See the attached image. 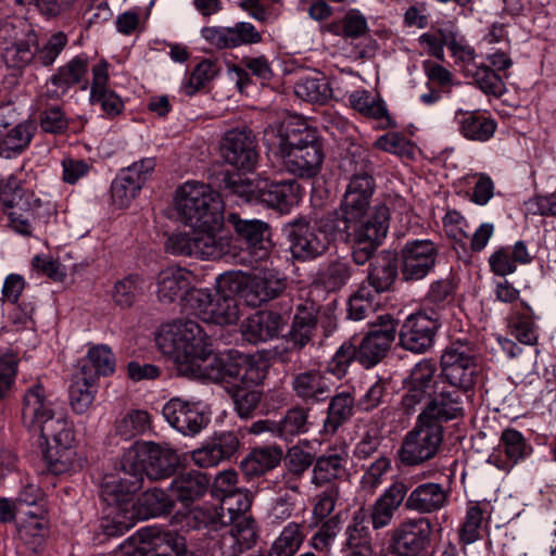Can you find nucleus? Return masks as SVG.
Wrapping results in <instances>:
<instances>
[{
	"label": "nucleus",
	"instance_id": "nucleus-1",
	"mask_svg": "<svg viewBox=\"0 0 556 556\" xmlns=\"http://www.w3.org/2000/svg\"><path fill=\"white\" fill-rule=\"evenodd\" d=\"M374 179L367 173L352 177L340 213L337 212L339 238L353 244V260L365 264L389 231L390 211L384 204L369 207L374 194Z\"/></svg>",
	"mask_w": 556,
	"mask_h": 556
},
{
	"label": "nucleus",
	"instance_id": "nucleus-2",
	"mask_svg": "<svg viewBox=\"0 0 556 556\" xmlns=\"http://www.w3.org/2000/svg\"><path fill=\"white\" fill-rule=\"evenodd\" d=\"M160 351L176 365L182 376L205 379L213 358L208 337L202 327L191 319H175L164 324L156 334Z\"/></svg>",
	"mask_w": 556,
	"mask_h": 556
},
{
	"label": "nucleus",
	"instance_id": "nucleus-3",
	"mask_svg": "<svg viewBox=\"0 0 556 556\" xmlns=\"http://www.w3.org/2000/svg\"><path fill=\"white\" fill-rule=\"evenodd\" d=\"M177 463L176 452L167 444L136 442L124 452L119 467L105 473V492L110 500H115L124 483H127L128 492L139 491L143 476L152 480L167 478Z\"/></svg>",
	"mask_w": 556,
	"mask_h": 556
},
{
	"label": "nucleus",
	"instance_id": "nucleus-4",
	"mask_svg": "<svg viewBox=\"0 0 556 556\" xmlns=\"http://www.w3.org/2000/svg\"><path fill=\"white\" fill-rule=\"evenodd\" d=\"M136 492H128L127 483H124L116 492V498L110 500L105 492V476L103 477L101 494L108 505L105 517L112 523V529L109 525L105 526L110 534L121 535L136 522L167 514L173 507V501L163 490H148L135 502Z\"/></svg>",
	"mask_w": 556,
	"mask_h": 556
},
{
	"label": "nucleus",
	"instance_id": "nucleus-5",
	"mask_svg": "<svg viewBox=\"0 0 556 556\" xmlns=\"http://www.w3.org/2000/svg\"><path fill=\"white\" fill-rule=\"evenodd\" d=\"M174 211L189 227H208L224 222V202L219 193L200 181H186L177 188Z\"/></svg>",
	"mask_w": 556,
	"mask_h": 556
},
{
	"label": "nucleus",
	"instance_id": "nucleus-6",
	"mask_svg": "<svg viewBox=\"0 0 556 556\" xmlns=\"http://www.w3.org/2000/svg\"><path fill=\"white\" fill-rule=\"evenodd\" d=\"M337 226V212L318 219L293 222L289 231L291 255L301 261L320 256L339 238Z\"/></svg>",
	"mask_w": 556,
	"mask_h": 556
},
{
	"label": "nucleus",
	"instance_id": "nucleus-7",
	"mask_svg": "<svg viewBox=\"0 0 556 556\" xmlns=\"http://www.w3.org/2000/svg\"><path fill=\"white\" fill-rule=\"evenodd\" d=\"M224 222L208 227H190V233L179 232L166 242L168 252L175 255L194 256L201 260H216L229 253L231 237L222 233Z\"/></svg>",
	"mask_w": 556,
	"mask_h": 556
},
{
	"label": "nucleus",
	"instance_id": "nucleus-8",
	"mask_svg": "<svg viewBox=\"0 0 556 556\" xmlns=\"http://www.w3.org/2000/svg\"><path fill=\"white\" fill-rule=\"evenodd\" d=\"M267 365L260 358L231 351L213 358L206 380L252 388L266 377Z\"/></svg>",
	"mask_w": 556,
	"mask_h": 556
},
{
	"label": "nucleus",
	"instance_id": "nucleus-9",
	"mask_svg": "<svg viewBox=\"0 0 556 556\" xmlns=\"http://www.w3.org/2000/svg\"><path fill=\"white\" fill-rule=\"evenodd\" d=\"M41 438L46 441L43 460L53 475H63L80 466L74 447V426L71 421L50 422Z\"/></svg>",
	"mask_w": 556,
	"mask_h": 556
},
{
	"label": "nucleus",
	"instance_id": "nucleus-10",
	"mask_svg": "<svg viewBox=\"0 0 556 556\" xmlns=\"http://www.w3.org/2000/svg\"><path fill=\"white\" fill-rule=\"evenodd\" d=\"M443 441V427L418 416L415 427L409 430L399 451L401 462L406 466H418L432 459Z\"/></svg>",
	"mask_w": 556,
	"mask_h": 556
},
{
	"label": "nucleus",
	"instance_id": "nucleus-11",
	"mask_svg": "<svg viewBox=\"0 0 556 556\" xmlns=\"http://www.w3.org/2000/svg\"><path fill=\"white\" fill-rule=\"evenodd\" d=\"M187 308L202 321L219 326L236 324L240 316L237 299L219 290H193L187 300Z\"/></svg>",
	"mask_w": 556,
	"mask_h": 556
},
{
	"label": "nucleus",
	"instance_id": "nucleus-12",
	"mask_svg": "<svg viewBox=\"0 0 556 556\" xmlns=\"http://www.w3.org/2000/svg\"><path fill=\"white\" fill-rule=\"evenodd\" d=\"M442 386L468 393L476 383L478 365L468 344L456 342L447 346L440 359Z\"/></svg>",
	"mask_w": 556,
	"mask_h": 556
},
{
	"label": "nucleus",
	"instance_id": "nucleus-13",
	"mask_svg": "<svg viewBox=\"0 0 556 556\" xmlns=\"http://www.w3.org/2000/svg\"><path fill=\"white\" fill-rule=\"evenodd\" d=\"M233 282L240 296L251 306L276 299L287 287L286 277L273 268L256 269L237 276Z\"/></svg>",
	"mask_w": 556,
	"mask_h": 556
},
{
	"label": "nucleus",
	"instance_id": "nucleus-14",
	"mask_svg": "<svg viewBox=\"0 0 556 556\" xmlns=\"http://www.w3.org/2000/svg\"><path fill=\"white\" fill-rule=\"evenodd\" d=\"M432 533V525L425 517L406 518L391 531L390 547L396 556H422Z\"/></svg>",
	"mask_w": 556,
	"mask_h": 556
},
{
	"label": "nucleus",
	"instance_id": "nucleus-15",
	"mask_svg": "<svg viewBox=\"0 0 556 556\" xmlns=\"http://www.w3.org/2000/svg\"><path fill=\"white\" fill-rule=\"evenodd\" d=\"M264 140L275 154H280L281 150H292L293 148L304 150H307L308 147L321 148L316 129L302 121H288L278 128L266 129Z\"/></svg>",
	"mask_w": 556,
	"mask_h": 556
},
{
	"label": "nucleus",
	"instance_id": "nucleus-16",
	"mask_svg": "<svg viewBox=\"0 0 556 556\" xmlns=\"http://www.w3.org/2000/svg\"><path fill=\"white\" fill-rule=\"evenodd\" d=\"M219 151L223 161L238 170L251 172L257 163L255 138L245 128L228 130L222 139Z\"/></svg>",
	"mask_w": 556,
	"mask_h": 556
},
{
	"label": "nucleus",
	"instance_id": "nucleus-17",
	"mask_svg": "<svg viewBox=\"0 0 556 556\" xmlns=\"http://www.w3.org/2000/svg\"><path fill=\"white\" fill-rule=\"evenodd\" d=\"M155 167L153 157H146L124 168L112 181V202L119 208L130 205Z\"/></svg>",
	"mask_w": 556,
	"mask_h": 556
},
{
	"label": "nucleus",
	"instance_id": "nucleus-18",
	"mask_svg": "<svg viewBox=\"0 0 556 556\" xmlns=\"http://www.w3.org/2000/svg\"><path fill=\"white\" fill-rule=\"evenodd\" d=\"M166 421L184 435H195L204 429L210 417L201 402H191L180 397L169 400L162 409Z\"/></svg>",
	"mask_w": 556,
	"mask_h": 556
},
{
	"label": "nucleus",
	"instance_id": "nucleus-19",
	"mask_svg": "<svg viewBox=\"0 0 556 556\" xmlns=\"http://www.w3.org/2000/svg\"><path fill=\"white\" fill-rule=\"evenodd\" d=\"M22 418L27 427L39 429L40 433L45 432V427L50 422L70 421L65 415L55 414L52 399L39 382L24 394Z\"/></svg>",
	"mask_w": 556,
	"mask_h": 556
},
{
	"label": "nucleus",
	"instance_id": "nucleus-20",
	"mask_svg": "<svg viewBox=\"0 0 556 556\" xmlns=\"http://www.w3.org/2000/svg\"><path fill=\"white\" fill-rule=\"evenodd\" d=\"M469 399V394L450 388L447 386L438 384L433 392V397L429 401L420 416L430 422L448 421L463 418L465 415V402Z\"/></svg>",
	"mask_w": 556,
	"mask_h": 556
},
{
	"label": "nucleus",
	"instance_id": "nucleus-21",
	"mask_svg": "<svg viewBox=\"0 0 556 556\" xmlns=\"http://www.w3.org/2000/svg\"><path fill=\"white\" fill-rule=\"evenodd\" d=\"M438 249L430 240H413L401 251V274L405 280L425 278L435 264Z\"/></svg>",
	"mask_w": 556,
	"mask_h": 556
},
{
	"label": "nucleus",
	"instance_id": "nucleus-22",
	"mask_svg": "<svg viewBox=\"0 0 556 556\" xmlns=\"http://www.w3.org/2000/svg\"><path fill=\"white\" fill-rule=\"evenodd\" d=\"M194 288V275L180 266H168L162 269L155 277V294L160 302L169 304L177 300L185 302Z\"/></svg>",
	"mask_w": 556,
	"mask_h": 556
},
{
	"label": "nucleus",
	"instance_id": "nucleus-23",
	"mask_svg": "<svg viewBox=\"0 0 556 556\" xmlns=\"http://www.w3.org/2000/svg\"><path fill=\"white\" fill-rule=\"evenodd\" d=\"M438 327V316H428L422 312L410 314L401 327L400 343L407 351L425 353L432 346Z\"/></svg>",
	"mask_w": 556,
	"mask_h": 556
},
{
	"label": "nucleus",
	"instance_id": "nucleus-24",
	"mask_svg": "<svg viewBox=\"0 0 556 556\" xmlns=\"http://www.w3.org/2000/svg\"><path fill=\"white\" fill-rule=\"evenodd\" d=\"M395 333L394 320L389 315L379 316V324L364 337L357 350L359 363L365 367L376 365L390 349Z\"/></svg>",
	"mask_w": 556,
	"mask_h": 556
},
{
	"label": "nucleus",
	"instance_id": "nucleus-25",
	"mask_svg": "<svg viewBox=\"0 0 556 556\" xmlns=\"http://www.w3.org/2000/svg\"><path fill=\"white\" fill-rule=\"evenodd\" d=\"M435 365L428 359L417 363L405 380L406 393L402 399V405L407 413L415 410L440 382H434Z\"/></svg>",
	"mask_w": 556,
	"mask_h": 556
},
{
	"label": "nucleus",
	"instance_id": "nucleus-26",
	"mask_svg": "<svg viewBox=\"0 0 556 556\" xmlns=\"http://www.w3.org/2000/svg\"><path fill=\"white\" fill-rule=\"evenodd\" d=\"M201 36L207 42L220 49L255 45L263 40L262 34L249 22H238L232 27H203Z\"/></svg>",
	"mask_w": 556,
	"mask_h": 556
},
{
	"label": "nucleus",
	"instance_id": "nucleus-27",
	"mask_svg": "<svg viewBox=\"0 0 556 556\" xmlns=\"http://www.w3.org/2000/svg\"><path fill=\"white\" fill-rule=\"evenodd\" d=\"M407 486L402 481L390 484L372 503L369 508L368 519L374 530L389 527L396 511L400 509L407 495Z\"/></svg>",
	"mask_w": 556,
	"mask_h": 556
},
{
	"label": "nucleus",
	"instance_id": "nucleus-28",
	"mask_svg": "<svg viewBox=\"0 0 556 556\" xmlns=\"http://www.w3.org/2000/svg\"><path fill=\"white\" fill-rule=\"evenodd\" d=\"M260 203L280 213H289L301 200L300 185L293 179L271 181L261 180Z\"/></svg>",
	"mask_w": 556,
	"mask_h": 556
},
{
	"label": "nucleus",
	"instance_id": "nucleus-29",
	"mask_svg": "<svg viewBox=\"0 0 556 556\" xmlns=\"http://www.w3.org/2000/svg\"><path fill=\"white\" fill-rule=\"evenodd\" d=\"M450 490L441 483L418 484L405 497V508L418 514H433L448 505Z\"/></svg>",
	"mask_w": 556,
	"mask_h": 556
},
{
	"label": "nucleus",
	"instance_id": "nucleus-30",
	"mask_svg": "<svg viewBox=\"0 0 556 556\" xmlns=\"http://www.w3.org/2000/svg\"><path fill=\"white\" fill-rule=\"evenodd\" d=\"M109 64L100 61L92 66V84L90 89V102L100 105L109 117L116 116L124 110V102L121 97L108 88Z\"/></svg>",
	"mask_w": 556,
	"mask_h": 556
},
{
	"label": "nucleus",
	"instance_id": "nucleus-31",
	"mask_svg": "<svg viewBox=\"0 0 556 556\" xmlns=\"http://www.w3.org/2000/svg\"><path fill=\"white\" fill-rule=\"evenodd\" d=\"M9 227L17 235L30 237L35 226L41 222L49 207L33 194L17 202L13 207H8Z\"/></svg>",
	"mask_w": 556,
	"mask_h": 556
},
{
	"label": "nucleus",
	"instance_id": "nucleus-32",
	"mask_svg": "<svg viewBox=\"0 0 556 556\" xmlns=\"http://www.w3.org/2000/svg\"><path fill=\"white\" fill-rule=\"evenodd\" d=\"M527 456L523 435L515 429L503 431L500 445L488 457V463L508 472L520 459Z\"/></svg>",
	"mask_w": 556,
	"mask_h": 556
},
{
	"label": "nucleus",
	"instance_id": "nucleus-33",
	"mask_svg": "<svg viewBox=\"0 0 556 556\" xmlns=\"http://www.w3.org/2000/svg\"><path fill=\"white\" fill-rule=\"evenodd\" d=\"M282 326L283 320L280 314L258 311L242 323L241 332L247 341L256 344L277 338Z\"/></svg>",
	"mask_w": 556,
	"mask_h": 556
},
{
	"label": "nucleus",
	"instance_id": "nucleus-34",
	"mask_svg": "<svg viewBox=\"0 0 556 556\" xmlns=\"http://www.w3.org/2000/svg\"><path fill=\"white\" fill-rule=\"evenodd\" d=\"M287 172L299 177H313L318 174L324 153L321 148L308 147L307 150L293 148L292 150H281L276 154Z\"/></svg>",
	"mask_w": 556,
	"mask_h": 556
},
{
	"label": "nucleus",
	"instance_id": "nucleus-35",
	"mask_svg": "<svg viewBox=\"0 0 556 556\" xmlns=\"http://www.w3.org/2000/svg\"><path fill=\"white\" fill-rule=\"evenodd\" d=\"M333 383L325 372L306 370L298 374L292 381L295 394L304 401L320 402L329 397Z\"/></svg>",
	"mask_w": 556,
	"mask_h": 556
},
{
	"label": "nucleus",
	"instance_id": "nucleus-36",
	"mask_svg": "<svg viewBox=\"0 0 556 556\" xmlns=\"http://www.w3.org/2000/svg\"><path fill=\"white\" fill-rule=\"evenodd\" d=\"M455 119L460 135L467 140L485 142L493 137L496 122L479 111H457Z\"/></svg>",
	"mask_w": 556,
	"mask_h": 556
},
{
	"label": "nucleus",
	"instance_id": "nucleus-37",
	"mask_svg": "<svg viewBox=\"0 0 556 556\" xmlns=\"http://www.w3.org/2000/svg\"><path fill=\"white\" fill-rule=\"evenodd\" d=\"M228 525H231V528L222 539V547L227 556H238L255 544L256 531L250 517L243 516L235 521H228Z\"/></svg>",
	"mask_w": 556,
	"mask_h": 556
},
{
	"label": "nucleus",
	"instance_id": "nucleus-38",
	"mask_svg": "<svg viewBox=\"0 0 556 556\" xmlns=\"http://www.w3.org/2000/svg\"><path fill=\"white\" fill-rule=\"evenodd\" d=\"M237 448V438L232 433H227L218 437L212 443L193 451L191 458L198 467H213L223 459L230 457Z\"/></svg>",
	"mask_w": 556,
	"mask_h": 556
},
{
	"label": "nucleus",
	"instance_id": "nucleus-39",
	"mask_svg": "<svg viewBox=\"0 0 556 556\" xmlns=\"http://www.w3.org/2000/svg\"><path fill=\"white\" fill-rule=\"evenodd\" d=\"M352 276L350 264L342 258H334L323 263L315 276V283L325 290L338 291L348 283Z\"/></svg>",
	"mask_w": 556,
	"mask_h": 556
},
{
	"label": "nucleus",
	"instance_id": "nucleus-40",
	"mask_svg": "<svg viewBox=\"0 0 556 556\" xmlns=\"http://www.w3.org/2000/svg\"><path fill=\"white\" fill-rule=\"evenodd\" d=\"M208 483L204 473L189 471L176 477L170 483V490L177 500L187 503L202 497L207 491Z\"/></svg>",
	"mask_w": 556,
	"mask_h": 556
},
{
	"label": "nucleus",
	"instance_id": "nucleus-41",
	"mask_svg": "<svg viewBox=\"0 0 556 556\" xmlns=\"http://www.w3.org/2000/svg\"><path fill=\"white\" fill-rule=\"evenodd\" d=\"M366 513L363 510L354 515V523L346 529V556H371V534L367 526L364 525Z\"/></svg>",
	"mask_w": 556,
	"mask_h": 556
},
{
	"label": "nucleus",
	"instance_id": "nucleus-42",
	"mask_svg": "<svg viewBox=\"0 0 556 556\" xmlns=\"http://www.w3.org/2000/svg\"><path fill=\"white\" fill-rule=\"evenodd\" d=\"M36 51L37 35L29 29L25 33L24 38L16 40L4 49L3 59L10 67H24L37 58Z\"/></svg>",
	"mask_w": 556,
	"mask_h": 556
},
{
	"label": "nucleus",
	"instance_id": "nucleus-43",
	"mask_svg": "<svg viewBox=\"0 0 556 556\" xmlns=\"http://www.w3.org/2000/svg\"><path fill=\"white\" fill-rule=\"evenodd\" d=\"M346 457L343 454H329L320 456L313 469L312 482L319 486L340 479L345 475Z\"/></svg>",
	"mask_w": 556,
	"mask_h": 556
},
{
	"label": "nucleus",
	"instance_id": "nucleus-44",
	"mask_svg": "<svg viewBox=\"0 0 556 556\" xmlns=\"http://www.w3.org/2000/svg\"><path fill=\"white\" fill-rule=\"evenodd\" d=\"M282 457V451L278 447H260L251 452L241 463L247 475H262L276 467Z\"/></svg>",
	"mask_w": 556,
	"mask_h": 556
},
{
	"label": "nucleus",
	"instance_id": "nucleus-45",
	"mask_svg": "<svg viewBox=\"0 0 556 556\" xmlns=\"http://www.w3.org/2000/svg\"><path fill=\"white\" fill-rule=\"evenodd\" d=\"M303 541L302 525L289 522L271 543L268 556H294Z\"/></svg>",
	"mask_w": 556,
	"mask_h": 556
},
{
	"label": "nucleus",
	"instance_id": "nucleus-46",
	"mask_svg": "<svg viewBox=\"0 0 556 556\" xmlns=\"http://www.w3.org/2000/svg\"><path fill=\"white\" fill-rule=\"evenodd\" d=\"M294 92L300 99L324 104L332 96V89L326 77L323 76H307L300 79L295 87Z\"/></svg>",
	"mask_w": 556,
	"mask_h": 556
},
{
	"label": "nucleus",
	"instance_id": "nucleus-47",
	"mask_svg": "<svg viewBox=\"0 0 556 556\" xmlns=\"http://www.w3.org/2000/svg\"><path fill=\"white\" fill-rule=\"evenodd\" d=\"M144 279L139 275H128L117 280L111 291L113 302L121 307H130L143 293Z\"/></svg>",
	"mask_w": 556,
	"mask_h": 556
},
{
	"label": "nucleus",
	"instance_id": "nucleus-48",
	"mask_svg": "<svg viewBox=\"0 0 556 556\" xmlns=\"http://www.w3.org/2000/svg\"><path fill=\"white\" fill-rule=\"evenodd\" d=\"M318 323L317 313L313 306H299L290 332L291 340L300 348L311 340Z\"/></svg>",
	"mask_w": 556,
	"mask_h": 556
},
{
	"label": "nucleus",
	"instance_id": "nucleus-49",
	"mask_svg": "<svg viewBox=\"0 0 556 556\" xmlns=\"http://www.w3.org/2000/svg\"><path fill=\"white\" fill-rule=\"evenodd\" d=\"M218 72L219 66L216 61L204 60L200 62L191 74L182 80L180 91L188 97L195 94L214 79Z\"/></svg>",
	"mask_w": 556,
	"mask_h": 556
},
{
	"label": "nucleus",
	"instance_id": "nucleus-50",
	"mask_svg": "<svg viewBox=\"0 0 556 556\" xmlns=\"http://www.w3.org/2000/svg\"><path fill=\"white\" fill-rule=\"evenodd\" d=\"M20 355L12 346H0V400L13 388L17 375Z\"/></svg>",
	"mask_w": 556,
	"mask_h": 556
},
{
	"label": "nucleus",
	"instance_id": "nucleus-51",
	"mask_svg": "<svg viewBox=\"0 0 556 556\" xmlns=\"http://www.w3.org/2000/svg\"><path fill=\"white\" fill-rule=\"evenodd\" d=\"M377 294L371 291L370 286H361L350 298L348 316L353 320H362L376 311L378 305Z\"/></svg>",
	"mask_w": 556,
	"mask_h": 556
},
{
	"label": "nucleus",
	"instance_id": "nucleus-52",
	"mask_svg": "<svg viewBox=\"0 0 556 556\" xmlns=\"http://www.w3.org/2000/svg\"><path fill=\"white\" fill-rule=\"evenodd\" d=\"M466 76L471 77L484 93L501 96L505 89L502 78L495 71L482 63L468 66Z\"/></svg>",
	"mask_w": 556,
	"mask_h": 556
},
{
	"label": "nucleus",
	"instance_id": "nucleus-53",
	"mask_svg": "<svg viewBox=\"0 0 556 556\" xmlns=\"http://www.w3.org/2000/svg\"><path fill=\"white\" fill-rule=\"evenodd\" d=\"M150 428V416L146 410H131L116 421V433L125 440L144 433Z\"/></svg>",
	"mask_w": 556,
	"mask_h": 556
},
{
	"label": "nucleus",
	"instance_id": "nucleus-54",
	"mask_svg": "<svg viewBox=\"0 0 556 556\" xmlns=\"http://www.w3.org/2000/svg\"><path fill=\"white\" fill-rule=\"evenodd\" d=\"M228 222L232 225L238 236L247 241L250 247H256L264 239L267 225L258 219H242L237 214H229Z\"/></svg>",
	"mask_w": 556,
	"mask_h": 556
},
{
	"label": "nucleus",
	"instance_id": "nucleus-55",
	"mask_svg": "<svg viewBox=\"0 0 556 556\" xmlns=\"http://www.w3.org/2000/svg\"><path fill=\"white\" fill-rule=\"evenodd\" d=\"M349 100L351 106L364 116L378 119L387 114L384 103L365 89L353 91Z\"/></svg>",
	"mask_w": 556,
	"mask_h": 556
},
{
	"label": "nucleus",
	"instance_id": "nucleus-56",
	"mask_svg": "<svg viewBox=\"0 0 556 556\" xmlns=\"http://www.w3.org/2000/svg\"><path fill=\"white\" fill-rule=\"evenodd\" d=\"M94 392L93 378L84 374L71 387L70 396L73 409L78 414H84L92 404Z\"/></svg>",
	"mask_w": 556,
	"mask_h": 556
},
{
	"label": "nucleus",
	"instance_id": "nucleus-57",
	"mask_svg": "<svg viewBox=\"0 0 556 556\" xmlns=\"http://www.w3.org/2000/svg\"><path fill=\"white\" fill-rule=\"evenodd\" d=\"M453 27L439 28L421 34L418 43L427 54L438 59H444V46L453 38Z\"/></svg>",
	"mask_w": 556,
	"mask_h": 556
},
{
	"label": "nucleus",
	"instance_id": "nucleus-58",
	"mask_svg": "<svg viewBox=\"0 0 556 556\" xmlns=\"http://www.w3.org/2000/svg\"><path fill=\"white\" fill-rule=\"evenodd\" d=\"M87 73V63L80 58H74L66 65L59 68L58 73L51 78V83L62 92L72 86L78 84Z\"/></svg>",
	"mask_w": 556,
	"mask_h": 556
},
{
	"label": "nucleus",
	"instance_id": "nucleus-59",
	"mask_svg": "<svg viewBox=\"0 0 556 556\" xmlns=\"http://www.w3.org/2000/svg\"><path fill=\"white\" fill-rule=\"evenodd\" d=\"M45 498L43 491L34 483L29 478L22 482V486L15 497L16 507L21 509L22 514L30 517L38 518L41 511L25 510L24 508L37 507Z\"/></svg>",
	"mask_w": 556,
	"mask_h": 556
},
{
	"label": "nucleus",
	"instance_id": "nucleus-60",
	"mask_svg": "<svg viewBox=\"0 0 556 556\" xmlns=\"http://www.w3.org/2000/svg\"><path fill=\"white\" fill-rule=\"evenodd\" d=\"M308 430L307 413L303 408H292L277 422V435L289 440Z\"/></svg>",
	"mask_w": 556,
	"mask_h": 556
},
{
	"label": "nucleus",
	"instance_id": "nucleus-61",
	"mask_svg": "<svg viewBox=\"0 0 556 556\" xmlns=\"http://www.w3.org/2000/svg\"><path fill=\"white\" fill-rule=\"evenodd\" d=\"M188 523L197 529L208 526L217 529L219 526H227L228 520H226V515L222 511L220 506H202L195 507L189 513Z\"/></svg>",
	"mask_w": 556,
	"mask_h": 556
},
{
	"label": "nucleus",
	"instance_id": "nucleus-62",
	"mask_svg": "<svg viewBox=\"0 0 556 556\" xmlns=\"http://www.w3.org/2000/svg\"><path fill=\"white\" fill-rule=\"evenodd\" d=\"M220 502V508L226 515V520L235 521L238 518L247 516L245 513L251 507L252 497L248 491L238 489L233 493L222 498Z\"/></svg>",
	"mask_w": 556,
	"mask_h": 556
},
{
	"label": "nucleus",
	"instance_id": "nucleus-63",
	"mask_svg": "<svg viewBox=\"0 0 556 556\" xmlns=\"http://www.w3.org/2000/svg\"><path fill=\"white\" fill-rule=\"evenodd\" d=\"M87 358L97 376H109L115 370V356L106 344L91 345Z\"/></svg>",
	"mask_w": 556,
	"mask_h": 556
},
{
	"label": "nucleus",
	"instance_id": "nucleus-64",
	"mask_svg": "<svg viewBox=\"0 0 556 556\" xmlns=\"http://www.w3.org/2000/svg\"><path fill=\"white\" fill-rule=\"evenodd\" d=\"M263 178L232 177L226 180V189L245 202L260 203L261 180Z\"/></svg>",
	"mask_w": 556,
	"mask_h": 556
}]
</instances>
